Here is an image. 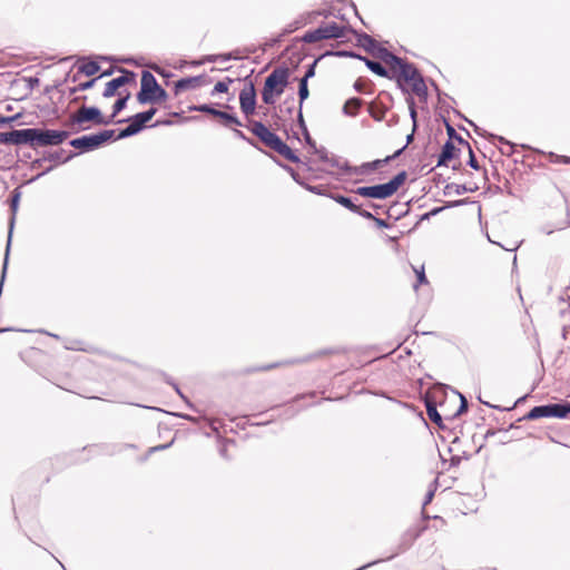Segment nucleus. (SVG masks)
<instances>
[{"instance_id":"nucleus-36","label":"nucleus","mask_w":570,"mask_h":570,"mask_svg":"<svg viewBox=\"0 0 570 570\" xmlns=\"http://www.w3.org/2000/svg\"><path fill=\"white\" fill-rule=\"evenodd\" d=\"M234 80L232 78H226V81H218L213 90L212 96H215L217 94H225L228 91V85L232 83Z\"/></svg>"},{"instance_id":"nucleus-60","label":"nucleus","mask_w":570,"mask_h":570,"mask_svg":"<svg viewBox=\"0 0 570 570\" xmlns=\"http://www.w3.org/2000/svg\"><path fill=\"white\" fill-rule=\"evenodd\" d=\"M434 497V491L433 490H430L426 494H425V499H424V502H423V507H425L426 504H429L432 499Z\"/></svg>"},{"instance_id":"nucleus-27","label":"nucleus","mask_w":570,"mask_h":570,"mask_svg":"<svg viewBox=\"0 0 570 570\" xmlns=\"http://www.w3.org/2000/svg\"><path fill=\"white\" fill-rule=\"evenodd\" d=\"M468 191H473V189L466 187V185H463V184L460 185V184H454V183L445 185V187L443 189V194L445 196H450L452 194L462 195Z\"/></svg>"},{"instance_id":"nucleus-43","label":"nucleus","mask_w":570,"mask_h":570,"mask_svg":"<svg viewBox=\"0 0 570 570\" xmlns=\"http://www.w3.org/2000/svg\"><path fill=\"white\" fill-rule=\"evenodd\" d=\"M458 394L460 396V406H459L455 415H461L462 413L468 411L469 403L464 395H462L461 393H458Z\"/></svg>"},{"instance_id":"nucleus-19","label":"nucleus","mask_w":570,"mask_h":570,"mask_svg":"<svg viewBox=\"0 0 570 570\" xmlns=\"http://www.w3.org/2000/svg\"><path fill=\"white\" fill-rule=\"evenodd\" d=\"M75 156H76V154L72 151H69V154L66 155L65 149H59L56 151L47 153L42 159L36 160L35 164H40L42 160L65 164V163L69 161L71 158H73Z\"/></svg>"},{"instance_id":"nucleus-55","label":"nucleus","mask_w":570,"mask_h":570,"mask_svg":"<svg viewBox=\"0 0 570 570\" xmlns=\"http://www.w3.org/2000/svg\"><path fill=\"white\" fill-rule=\"evenodd\" d=\"M297 120H298V124H299V127L302 128V130L306 131L307 127H306L304 118H303V112H302V107L301 106L298 108Z\"/></svg>"},{"instance_id":"nucleus-51","label":"nucleus","mask_w":570,"mask_h":570,"mask_svg":"<svg viewBox=\"0 0 570 570\" xmlns=\"http://www.w3.org/2000/svg\"><path fill=\"white\" fill-rule=\"evenodd\" d=\"M234 135L242 139V140H245L247 141L248 144H250L252 146H256L255 141L250 138H248L242 130L239 129H234Z\"/></svg>"},{"instance_id":"nucleus-38","label":"nucleus","mask_w":570,"mask_h":570,"mask_svg":"<svg viewBox=\"0 0 570 570\" xmlns=\"http://www.w3.org/2000/svg\"><path fill=\"white\" fill-rule=\"evenodd\" d=\"M406 104L409 106L410 117H411V119L413 121V127H414V129H416V116H417V114H416V110H415V101H414L413 97L409 96L406 98Z\"/></svg>"},{"instance_id":"nucleus-52","label":"nucleus","mask_w":570,"mask_h":570,"mask_svg":"<svg viewBox=\"0 0 570 570\" xmlns=\"http://www.w3.org/2000/svg\"><path fill=\"white\" fill-rule=\"evenodd\" d=\"M417 284H425L428 283V278L425 276L424 267L422 266L420 271H415Z\"/></svg>"},{"instance_id":"nucleus-56","label":"nucleus","mask_w":570,"mask_h":570,"mask_svg":"<svg viewBox=\"0 0 570 570\" xmlns=\"http://www.w3.org/2000/svg\"><path fill=\"white\" fill-rule=\"evenodd\" d=\"M406 148V145H404L402 148L397 149L393 155L391 156H387L386 157V160L392 161L394 160L395 158L400 157L402 155V153L405 150Z\"/></svg>"},{"instance_id":"nucleus-3","label":"nucleus","mask_w":570,"mask_h":570,"mask_svg":"<svg viewBox=\"0 0 570 570\" xmlns=\"http://www.w3.org/2000/svg\"><path fill=\"white\" fill-rule=\"evenodd\" d=\"M168 97L166 90L158 83L155 76L144 70L141 72L140 91L137 94V100L140 105L156 104L166 100Z\"/></svg>"},{"instance_id":"nucleus-58","label":"nucleus","mask_w":570,"mask_h":570,"mask_svg":"<svg viewBox=\"0 0 570 570\" xmlns=\"http://www.w3.org/2000/svg\"><path fill=\"white\" fill-rule=\"evenodd\" d=\"M306 189L309 190L311 193L313 194H316V195H323V191H322V187L321 186H311V185H307L306 186Z\"/></svg>"},{"instance_id":"nucleus-35","label":"nucleus","mask_w":570,"mask_h":570,"mask_svg":"<svg viewBox=\"0 0 570 570\" xmlns=\"http://www.w3.org/2000/svg\"><path fill=\"white\" fill-rule=\"evenodd\" d=\"M446 131H448V135H449V139L448 140L452 141V139H455L460 145H462V146L466 147L468 149H470V144L462 136H460L455 131V129L451 125H449V124H446Z\"/></svg>"},{"instance_id":"nucleus-12","label":"nucleus","mask_w":570,"mask_h":570,"mask_svg":"<svg viewBox=\"0 0 570 570\" xmlns=\"http://www.w3.org/2000/svg\"><path fill=\"white\" fill-rule=\"evenodd\" d=\"M139 117H140V115L138 112L129 118L119 119L117 121V124L128 122V126L122 128L118 132L117 139H125V138H128V137L139 134L145 128V126L147 124L142 118H139Z\"/></svg>"},{"instance_id":"nucleus-29","label":"nucleus","mask_w":570,"mask_h":570,"mask_svg":"<svg viewBox=\"0 0 570 570\" xmlns=\"http://www.w3.org/2000/svg\"><path fill=\"white\" fill-rule=\"evenodd\" d=\"M425 407H426V413H428V416L429 419L438 424L439 426H441L442 424V416L441 414L438 412V409H436V405L434 402L432 401H426L425 402Z\"/></svg>"},{"instance_id":"nucleus-41","label":"nucleus","mask_w":570,"mask_h":570,"mask_svg":"<svg viewBox=\"0 0 570 570\" xmlns=\"http://www.w3.org/2000/svg\"><path fill=\"white\" fill-rule=\"evenodd\" d=\"M318 60H320V58L315 59L311 65L307 66L305 75L302 77V78H306V81H308V79H311L315 76V69H316V65H317Z\"/></svg>"},{"instance_id":"nucleus-39","label":"nucleus","mask_w":570,"mask_h":570,"mask_svg":"<svg viewBox=\"0 0 570 570\" xmlns=\"http://www.w3.org/2000/svg\"><path fill=\"white\" fill-rule=\"evenodd\" d=\"M206 62H219L218 53L217 55H206L200 60L194 61V66H200Z\"/></svg>"},{"instance_id":"nucleus-40","label":"nucleus","mask_w":570,"mask_h":570,"mask_svg":"<svg viewBox=\"0 0 570 570\" xmlns=\"http://www.w3.org/2000/svg\"><path fill=\"white\" fill-rule=\"evenodd\" d=\"M356 195L372 198V186H362L353 190Z\"/></svg>"},{"instance_id":"nucleus-21","label":"nucleus","mask_w":570,"mask_h":570,"mask_svg":"<svg viewBox=\"0 0 570 570\" xmlns=\"http://www.w3.org/2000/svg\"><path fill=\"white\" fill-rule=\"evenodd\" d=\"M362 61H364L365 66L375 75L390 79L391 77V68H385L382 63L379 61L371 60L366 57L361 58Z\"/></svg>"},{"instance_id":"nucleus-20","label":"nucleus","mask_w":570,"mask_h":570,"mask_svg":"<svg viewBox=\"0 0 570 570\" xmlns=\"http://www.w3.org/2000/svg\"><path fill=\"white\" fill-rule=\"evenodd\" d=\"M456 147L451 140H446L442 146L441 153L438 157V167L446 166L448 163L455 157Z\"/></svg>"},{"instance_id":"nucleus-49","label":"nucleus","mask_w":570,"mask_h":570,"mask_svg":"<svg viewBox=\"0 0 570 570\" xmlns=\"http://www.w3.org/2000/svg\"><path fill=\"white\" fill-rule=\"evenodd\" d=\"M219 62L239 59L234 52L218 53Z\"/></svg>"},{"instance_id":"nucleus-23","label":"nucleus","mask_w":570,"mask_h":570,"mask_svg":"<svg viewBox=\"0 0 570 570\" xmlns=\"http://www.w3.org/2000/svg\"><path fill=\"white\" fill-rule=\"evenodd\" d=\"M348 31H352L357 37V42L360 46H362L367 52L372 53V51L375 49V46L377 45L376 40L372 38L367 33H358L357 31L350 28Z\"/></svg>"},{"instance_id":"nucleus-33","label":"nucleus","mask_w":570,"mask_h":570,"mask_svg":"<svg viewBox=\"0 0 570 570\" xmlns=\"http://www.w3.org/2000/svg\"><path fill=\"white\" fill-rule=\"evenodd\" d=\"M308 81H306V78H301L298 83V99L301 107L303 106V102L308 98L309 90H308Z\"/></svg>"},{"instance_id":"nucleus-5","label":"nucleus","mask_w":570,"mask_h":570,"mask_svg":"<svg viewBox=\"0 0 570 570\" xmlns=\"http://www.w3.org/2000/svg\"><path fill=\"white\" fill-rule=\"evenodd\" d=\"M114 129H106L97 134L85 135L78 138H73L69 141V145L81 153L92 151L99 148L105 142L111 140L115 136Z\"/></svg>"},{"instance_id":"nucleus-10","label":"nucleus","mask_w":570,"mask_h":570,"mask_svg":"<svg viewBox=\"0 0 570 570\" xmlns=\"http://www.w3.org/2000/svg\"><path fill=\"white\" fill-rule=\"evenodd\" d=\"M419 71V69L411 62L406 61L405 59H402L401 58V61L400 63H395L393 66V68H391V77L390 79L391 80H395L397 87L403 91V92H409L406 86H404V81L409 78V77H414L416 76V72Z\"/></svg>"},{"instance_id":"nucleus-42","label":"nucleus","mask_w":570,"mask_h":570,"mask_svg":"<svg viewBox=\"0 0 570 570\" xmlns=\"http://www.w3.org/2000/svg\"><path fill=\"white\" fill-rule=\"evenodd\" d=\"M326 55H332V52H327ZM333 55L337 56V57H350V58H356V59H360L361 58H364L363 56L354 52V51H346V50H341V51H336V52H333Z\"/></svg>"},{"instance_id":"nucleus-45","label":"nucleus","mask_w":570,"mask_h":570,"mask_svg":"<svg viewBox=\"0 0 570 570\" xmlns=\"http://www.w3.org/2000/svg\"><path fill=\"white\" fill-rule=\"evenodd\" d=\"M156 112H157L156 108H150L148 110L139 112V115H140L139 118H142L146 122H148L153 119V117L155 116Z\"/></svg>"},{"instance_id":"nucleus-30","label":"nucleus","mask_w":570,"mask_h":570,"mask_svg":"<svg viewBox=\"0 0 570 570\" xmlns=\"http://www.w3.org/2000/svg\"><path fill=\"white\" fill-rule=\"evenodd\" d=\"M465 203H466V199H459V200L450 202L443 207H435L432 210H430L429 213H425L422 216V219H429L431 216H435L436 214L441 213L444 208L458 207V206L464 205Z\"/></svg>"},{"instance_id":"nucleus-44","label":"nucleus","mask_w":570,"mask_h":570,"mask_svg":"<svg viewBox=\"0 0 570 570\" xmlns=\"http://www.w3.org/2000/svg\"><path fill=\"white\" fill-rule=\"evenodd\" d=\"M99 79H100V77H96L88 81L81 82L77 86V89H79L80 91L88 90V89L92 88L95 86L96 81Z\"/></svg>"},{"instance_id":"nucleus-25","label":"nucleus","mask_w":570,"mask_h":570,"mask_svg":"<svg viewBox=\"0 0 570 570\" xmlns=\"http://www.w3.org/2000/svg\"><path fill=\"white\" fill-rule=\"evenodd\" d=\"M362 106V100L357 97L347 99L343 106V114L346 116L354 117L357 115L358 109Z\"/></svg>"},{"instance_id":"nucleus-34","label":"nucleus","mask_w":570,"mask_h":570,"mask_svg":"<svg viewBox=\"0 0 570 570\" xmlns=\"http://www.w3.org/2000/svg\"><path fill=\"white\" fill-rule=\"evenodd\" d=\"M100 70V66L96 61H89L79 67V71L86 76H94Z\"/></svg>"},{"instance_id":"nucleus-26","label":"nucleus","mask_w":570,"mask_h":570,"mask_svg":"<svg viewBox=\"0 0 570 570\" xmlns=\"http://www.w3.org/2000/svg\"><path fill=\"white\" fill-rule=\"evenodd\" d=\"M332 167H335L340 170H342L344 174H353L356 171L355 168H353L347 160H343L337 156L330 157L327 161Z\"/></svg>"},{"instance_id":"nucleus-61","label":"nucleus","mask_w":570,"mask_h":570,"mask_svg":"<svg viewBox=\"0 0 570 570\" xmlns=\"http://www.w3.org/2000/svg\"><path fill=\"white\" fill-rule=\"evenodd\" d=\"M166 382L173 385V387L175 389V391L177 392V394H178L180 397L185 399L184 394L181 393V391H180V389L178 387V385H177V384L173 383V382L169 380V377H166Z\"/></svg>"},{"instance_id":"nucleus-63","label":"nucleus","mask_w":570,"mask_h":570,"mask_svg":"<svg viewBox=\"0 0 570 570\" xmlns=\"http://www.w3.org/2000/svg\"><path fill=\"white\" fill-rule=\"evenodd\" d=\"M471 126L474 127V130L478 135L480 136H484L485 135V131L481 132V129L474 124L472 122L471 120H468L466 118H464Z\"/></svg>"},{"instance_id":"nucleus-64","label":"nucleus","mask_w":570,"mask_h":570,"mask_svg":"<svg viewBox=\"0 0 570 570\" xmlns=\"http://www.w3.org/2000/svg\"><path fill=\"white\" fill-rule=\"evenodd\" d=\"M170 444H161V445H157V446H153L150 449V452H157V451H161V450H165L169 446Z\"/></svg>"},{"instance_id":"nucleus-32","label":"nucleus","mask_w":570,"mask_h":570,"mask_svg":"<svg viewBox=\"0 0 570 570\" xmlns=\"http://www.w3.org/2000/svg\"><path fill=\"white\" fill-rule=\"evenodd\" d=\"M129 98L130 94H127L125 97H120L115 101L112 106V114L108 117L111 118V122L114 121V118L126 108Z\"/></svg>"},{"instance_id":"nucleus-48","label":"nucleus","mask_w":570,"mask_h":570,"mask_svg":"<svg viewBox=\"0 0 570 570\" xmlns=\"http://www.w3.org/2000/svg\"><path fill=\"white\" fill-rule=\"evenodd\" d=\"M389 160H386V157L384 159H376L371 163H366L363 165V167L370 168V169H376L383 164H387Z\"/></svg>"},{"instance_id":"nucleus-14","label":"nucleus","mask_w":570,"mask_h":570,"mask_svg":"<svg viewBox=\"0 0 570 570\" xmlns=\"http://www.w3.org/2000/svg\"><path fill=\"white\" fill-rule=\"evenodd\" d=\"M421 531L422 530L416 525L409 528L401 535L397 550L394 553H392L390 557H387L386 559H382V560L383 561L390 560V559L394 558L395 556H397L400 552H403L406 549H409L412 546V543L420 537Z\"/></svg>"},{"instance_id":"nucleus-13","label":"nucleus","mask_w":570,"mask_h":570,"mask_svg":"<svg viewBox=\"0 0 570 570\" xmlns=\"http://www.w3.org/2000/svg\"><path fill=\"white\" fill-rule=\"evenodd\" d=\"M121 76L116 77L106 83L102 92L105 98L114 97L120 87L135 80L136 73L134 71L121 69Z\"/></svg>"},{"instance_id":"nucleus-8","label":"nucleus","mask_w":570,"mask_h":570,"mask_svg":"<svg viewBox=\"0 0 570 570\" xmlns=\"http://www.w3.org/2000/svg\"><path fill=\"white\" fill-rule=\"evenodd\" d=\"M69 137V131L35 128V147L58 146Z\"/></svg>"},{"instance_id":"nucleus-47","label":"nucleus","mask_w":570,"mask_h":570,"mask_svg":"<svg viewBox=\"0 0 570 570\" xmlns=\"http://www.w3.org/2000/svg\"><path fill=\"white\" fill-rule=\"evenodd\" d=\"M468 150H469V160H468V165H469L471 168H473L474 170H479V168H480V167H479L478 160H476V158H475V156H474V153H473L472 148L470 147V149H468Z\"/></svg>"},{"instance_id":"nucleus-37","label":"nucleus","mask_w":570,"mask_h":570,"mask_svg":"<svg viewBox=\"0 0 570 570\" xmlns=\"http://www.w3.org/2000/svg\"><path fill=\"white\" fill-rule=\"evenodd\" d=\"M191 110L209 114V115H212L214 117H216V114H218V111H219L218 109H216L213 106L207 105V104L194 106V107H191Z\"/></svg>"},{"instance_id":"nucleus-18","label":"nucleus","mask_w":570,"mask_h":570,"mask_svg":"<svg viewBox=\"0 0 570 570\" xmlns=\"http://www.w3.org/2000/svg\"><path fill=\"white\" fill-rule=\"evenodd\" d=\"M551 403L532 407L525 415L518 421H533L542 417H551Z\"/></svg>"},{"instance_id":"nucleus-24","label":"nucleus","mask_w":570,"mask_h":570,"mask_svg":"<svg viewBox=\"0 0 570 570\" xmlns=\"http://www.w3.org/2000/svg\"><path fill=\"white\" fill-rule=\"evenodd\" d=\"M551 417H567L570 414V402L551 403Z\"/></svg>"},{"instance_id":"nucleus-31","label":"nucleus","mask_w":570,"mask_h":570,"mask_svg":"<svg viewBox=\"0 0 570 570\" xmlns=\"http://www.w3.org/2000/svg\"><path fill=\"white\" fill-rule=\"evenodd\" d=\"M389 108L384 106H377L375 104H371L368 107V112L371 117L376 121H382L387 112Z\"/></svg>"},{"instance_id":"nucleus-22","label":"nucleus","mask_w":570,"mask_h":570,"mask_svg":"<svg viewBox=\"0 0 570 570\" xmlns=\"http://www.w3.org/2000/svg\"><path fill=\"white\" fill-rule=\"evenodd\" d=\"M202 76L181 78L175 82V94H179L199 83Z\"/></svg>"},{"instance_id":"nucleus-15","label":"nucleus","mask_w":570,"mask_h":570,"mask_svg":"<svg viewBox=\"0 0 570 570\" xmlns=\"http://www.w3.org/2000/svg\"><path fill=\"white\" fill-rule=\"evenodd\" d=\"M330 197L341 206L363 218H373V214L371 212L361 208V206L356 205L351 197H346L341 194H333Z\"/></svg>"},{"instance_id":"nucleus-2","label":"nucleus","mask_w":570,"mask_h":570,"mask_svg":"<svg viewBox=\"0 0 570 570\" xmlns=\"http://www.w3.org/2000/svg\"><path fill=\"white\" fill-rule=\"evenodd\" d=\"M289 83V69L287 67L275 68L264 81L262 100L266 105H274L276 97L281 96Z\"/></svg>"},{"instance_id":"nucleus-6","label":"nucleus","mask_w":570,"mask_h":570,"mask_svg":"<svg viewBox=\"0 0 570 570\" xmlns=\"http://www.w3.org/2000/svg\"><path fill=\"white\" fill-rule=\"evenodd\" d=\"M94 122L96 125L107 126L111 124V118H106L102 116L100 109L98 107L91 106H82L76 112H73L69 118V125H81L83 122Z\"/></svg>"},{"instance_id":"nucleus-4","label":"nucleus","mask_w":570,"mask_h":570,"mask_svg":"<svg viewBox=\"0 0 570 570\" xmlns=\"http://www.w3.org/2000/svg\"><path fill=\"white\" fill-rule=\"evenodd\" d=\"M350 27L340 26L336 22L320 26L318 28L307 31L302 40L306 43H314L321 40L340 39L345 36Z\"/></svg>"},{"instance_id":"nucleus-7","label":"nucleus","mask_w":570,"mask_h":570,"mask_svg":"<svg viewBox=\"0 0 570 570\" xmlns=\"http://www.w3.org/2000/svg\"><path fill=\"white\" fill-rule=\"evenodd\" d=\"M407 173L405 170L396 174L391 180L384 184L372 185V198L386 199L393 196L405 183Z\"/></svg>"},{"instance_id":"nucleus-59","label":"nucleus","mask_w":570,"mask_h":570,"mask_svg":"<svg viewBox=\"0 0 570 570\" xmlns=\"http://www.w3.org/2000/svg\"><path fill=\"white\" fill-rule=\"evenodd\" d=\"M493 139H498L501 144H504L507 145L510 149L513 148L512 144L510 141H508L505 138L501 137V136H497V135H490Z\"/></svg>"},{"instance_id":"nucleus-28","label":"nucleus","mask_w":570,"mask_h":570,"mask_svg":"<svg viewBox=\"0 0 570 570\" xmlns=\"http://www.w3.org/2000/svg\"><path fill=\"white\" fill-rule=\"evenodd\" d=\"M216 117L223 120V124L226 127H230L232 125L235 126H243V122L238 119V117L234 114H229L223 110H219L218 114H216Z\"/></svg>"},{"instance_id":"nucleus-1","label":"nucleus","mask_w":570,"mask_h":570,"mask_svg":"<svg viewBox=\"0 0 570 570\" xmlns=\"http://www.w3.org/2000/svg\"><path fill=\"white\" fill-rule=\"evenodd\" d=\"M249 124V130L253 135H255L267 147L292 163L298 164L301 161L299 157L291 149V147L275 132L271 131L262 121L250 120Z\"/></svg>"},{"instance_id":"nucleus-16","label":"nucleus","mask_w":570,"mask_h":570,"mask_svg":"<svg viewBox=\"0 0 570 570\" xmlns=\"http://www.w3.org/2000/svg\"><path fill=\"white\" fill-rule=\"evenodd\" d=\"M409 85L413 94H415L420 98H426L428 96V87L425 85L423 76L420 71L416 72V76L409 77L404 81V86Z\"/></svg>"},{"instance_id":"nucleus-62","label":"nucleus","mask_w":570,"mask_h":570,"mask_svg":"<svg viewBox=\"0 0 570 570\" xmlns=\"http://www.w3.org/2000/svg\"><path fill=\"white\" fill-rule=\"evenodd\" d=\"M17 118V116H13V117H3V116H0V125H3V124H7V122H10L12 120H14Z\"/></svg>"},{"instance_id":"nucleus-54","label":"nucleus","mask_w":570,"mask_h":570,"mask_svg":"<svg viewBox=\"0 0 570 570\" xmlns=\"http://www.w3.org/2000/svg\"><path fill=\"white\" fill-rule=\"evenodd\" d=\"M303 132H304V137H305L307 145L311 146L315 151L317 149L315 140L312 139L308 130L303 131Z\"/></svg>"},{"instance_id":"nucleus-50","label":"nucleus","mask_w":570,"mask_h":570,"mask_svg":"<svg viewBox=\"0 0 570 570\" xmlns=\"http://www.w3.org/2000/svg\"><path fill=\"white\" fill-rule=\"evenodd\" d=\"M314 153L318 155V157L322 161H324V163L328 161L330 156H328V151L326 150L325 147L317 148Z\"/></svg>"},{"instance_id":"nucleus-9","label":"nucleus","mask_w":570,"mask_h":570,"mask_svg":"<svg viewBox=\"0 0 570 570\" xmlns=\"http://www.w3.org/2000/svg\"><path fill=\"white\" fill-rule=\"evenodd\" d=\"M35 128L12 129L0 132V144L30 145L35 147Z\"/></svg>"},{"instance_id":"nucleus-17","label":"nucleus","mask_w":570,"mask_h":570,"mask_svg":"<svg viewBox=\"0 0 570 570\" xmlns=\"http://www.w3.org/2000/svg\"><path fill=\"white\" fill-rule=\"evenodd\" d=\"M372 55L379 58L382 62L387 65L390 68H393L395 63H400L401 58L392 53L385 47L380 46L379 43L375 46V49L372 51Z\"/></svg>"},{"instance_id":"nucleus-57","label":"nucleus","mask_w":570,"mask_h":570,"mask_svg":"<svg viewBox=\"0 0 570 570\" xmlns=\"http://www.w3.org/2000/svg\"><path fill=\"white\" fill-rule=\"evenodd\" d=\"M293 102H294V98H293V97L284 100V105H285V106H286L287 104H291V105H289V106H287V107H286V109H285V111H286V112H287V115H289V116L293 114V109H294V107H293Z\"/></svg>"},{"instance_id":"nucleus-11","label":"nucleus","mask_w":570,"mask_h":570,"mask_svg":"<svg viewBox=\"0 0 570 570\" xmlns=\"http://www.w3.org/2000/svg\"><path fill=\"white\" fill-rule=\"evenodd\" d=\"M257 104V95L255 85L248 80L239 92V106L242 112L248 118L255 114Z\"/></svg>"},{"instance_id":"nucleus-53","label":"nucleus","mask_w":570,"mask_h":570,"mask_svg":"<svg viewBox=\"0 0 570 570\" xmlns=\"http://www.w3.org/2000/svg\"><path fill=\"white\" fill-rule=\"evenodd\" d=\"M371 220H373L375 223V225L380 228H389L390 225L386 220L382 219V218H377L373 215V218H370Z\"/></svg>"},{"instance_id":"nucleus-46","label":"nucleus","mask_w":570,"mask_h":570,"mask_svg":"<svg viewBox=\"0 0 570 570\" xmlns=\"http://www.w3.org/2000/svg\"><path fill=\"white\" fill-rule=\"evenodd\" d=\"M156 112H157L156 108H150L148 110L139 112V115H140L139 118H142L146 122H148L153 119V117L155 116Z\"/></svg>"}]
</instances>
